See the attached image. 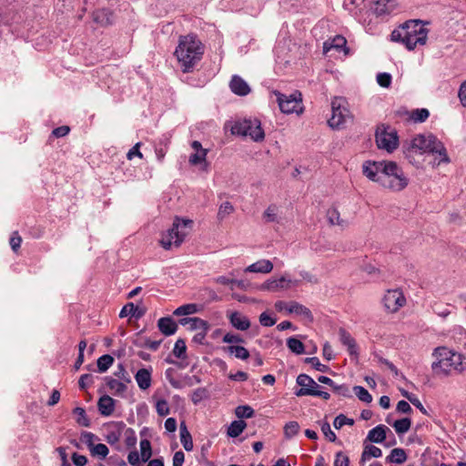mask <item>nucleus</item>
Instances as JSON below:
<instances>
[{"instance_id": "1", "label": "nucleus", "mask_w": 466, "mask_h": 466, "mask_svg": "<svg viewBox=\"0 0 466 466\" xmlns=\"http://www.w3.org/2000/svg\"><path fill=\"white\" fill-rule=\"evenodd\" d=\"M362 172L370 180L392 192L402 191L410 182L403 169L393 161H365Z\"/></svg>"}, {"instance_id": "2", "label": "nucleus", "mask_w": 466, "mask_h": 466, "mask_svg": "<svg viewBox=\"0 0 466 466\" xmlns=\"http://www.w3.org/2000/svg\"><path fill=\"white\" fill-rule=\"evenodd\" d=\"M426 24L420 20L407 21L391 32L390 39L403 44L409 50H413L418 45L424 46L429 33Z\"/></svg>"}, {"instance_id": "3", "label": "nucleus", "mask_w": 466, "mask_h": 466, "mask_svg": "<svg viewBox=\"0 0 466 466\" xmlns=\"http://www.w3.org/2000/svg\"><path fill=\"white\" fill-rule=\"evenodd\" d=\"M174 54L182 71L187 73L201 60L204 54V46L195 35L180 36Z\"/></svg>"}, {"instance_id": "4", "label": "nucleus", "mask_w": 466, "mask_h": 466, "mask_svg": "<svg viewBox=\"0 0 466 466\" xmlns=\"http://www.w3.org/2000/svg\"><path fill=\"white\" fill-rule=\"evenodd\" d=\"M432 357L435 360L431 364V370L437 376H448L452 370H466V357L447 347L436 348Z\"/></svg>"}, {"instance_id": "5", "label": "nucleus", "mask_w": 466, "mask_h": 466, "mask_svg": "<svg viewBox=\"0 0 466 466\" xmlns=\"http://www.w3.org/2000/svg\"><path fill=\"white\" fill-rule=\"evenodd\" d=\"M424 153L436 154L435 160L438 162V165L450 162V157L444 145L431 134H419L415 136L406 149V157L409 159L413 154L422 155Z\"/></svg>"}, {"instance_id": "6", "label": "nucleus", "mask_w": 466, "mask_h": 466, "mask_svg": "<svg viewBox=\"0 0 466 466\" xmlns=\"http://www.w3.org/2000/svg\"><path fill=\"white\" fill-rule=\"evenodd\" d=\"M193 226V220L176 217L172 227L162 233L159 243L161 247L169 250L172 248H178L189 234Z\"/></svg>"}, {"instance_id": "7", "label": "nucleus", "mask_w": 466, "mask_h": 466, "mask_svg": "<svg viewBox=\"0 0 466 466\" xmlns=\"http://www.w3.org/2000/svg\"><path fill=\"white\" fill-rule=\"evenodd\" d=\"M395 0H378L371 3L370 9L366 12L367 17L362 18V24L368 32L373 33L374 25L373 16L378 19L392 13L396 8Z\"/></svg>"}, {"instance_id": "8", "label": "nucleus", "mask_w": 466, "mask_h": 466, "mask_svg": "<svg viewBox=\"0 0 466 466\" xmlns=\"http://www.w3.org/2000/svg\"><path fill=\"white\" fill-rule=\"evenodd\" d=\"M233 135L249 137L254 141H260L264 138V131L258 119H242L236 121L231 127Z\"/></svg>"}, {"instance_id": "9", "label": "nucleus", "mask_w": 466, "mask_h": 466, "mask_svg": "<svg viewBox=\"0 0 466 466\" xmlns=\"http://www.w3.org/2000/svg\"><path fill=\"white\" fill-rule=\"evenodd\" d=\"M331 116L328 120L329 126L333 129L344 127L347 120L351 117L348 109V102L343 97H335L331 102Z\"/></svg>"}, {"instance_id": "10", "label": "nucleus", "mask_w": 466, "mask_h": 466, "mask_svg": "<svg viewBox=\"0 0 466 466\" xmlns=\"http://www.w3.org/2000/svg\"><path fill=\"white\" fill-rule=\"evenodd\" d=\"M277 97L279 109L285 114L297 113L299 114L303 110L302 96L299 91H295L290 95H284L279 91H274Z\"/></svg>"}, {"instance_id": "11", "label": "nucleus", "mask_w": 466, "mask_h": 466, "mask_svg": "<svg viewBox=\"0 0 466 466\" xmlns=\"http://www.w3.org/2000/svg\"><path fill=\"white\" fill-rule=\"evenodd\" d=\"M376 143L379 148L385 149L391 153L399 145V137L397 132L388 131L386 128L378 129L376 131Z\"/></svg>"}, {"instance_id": "12", "label": "nucleus", "mask_w": 466, "mask_h": 466, "mask_svg": "<svg viewBox=\"0 0 466 466\" xmlns=\"http://www.w3.org/2000/svg\"><path fill=\"white\" fill-rule=\"evenodd\" d=\"M385 309L395 313L406 303L403 293L399 289L388 290L382 299Z\"/></svg>"}, {"instance_id": "13", "label": "nucleus", "mask_w": 466, "mask_h": 466, "mask_svg": "<svg viewBox=\"0 0 466 466\" xmlns=\"http://www.w3.org/2000/svg\"><path fill=\"white\" fill-rule=\"evenodd\" d=\"M300 283L298 279H290L285 276L279 279H272L265 281L260 287L261 290L277 291L279 289H288L292 286H299Z\"/></svg>"}, {"instance_id": "14", "label": "nucleus", "mask_w": 466, "mask_h": 466, "mask_svg": "<svg viewBox=\"0 0 466 466\" xmlns=\"http://www.w3.org/2000/svg\"><path fill=\"white\" fill-rule=\"evenodd\" d=\"M339 336L341 344L347 347L349 354L357 360L359 358V348L355 339L343 328L339 329Z\"/></svg>"}, {"instance_id": "15", "label": "nucleus", "mask_w": 466, "mask_h": 466, "mask_svg": "<svg viewBox=\"0 0 466 466\" xmlns=\"http://www.w3.org/2000/svg\"><path fill=\"white\" fill-rule=\"evenodd\" d=\"M296 381L301 387L295 392L298 397L310 396V394H299L300 391L303 392L306 390H318V389H320V386L307 374H299Z\"/></svg>"}, {"instance_id": "16", "label": "nucleus", "mask_w": 466, "mask_h": 466, "mask_svg": "<svg viewBox=\"0 0 466 466\" xmlns=\"http://www.w3.org/2000/svg\"><path fill=\"white\" fill-rule=\"evenodd\" d=\"M346 45V38L340 35H338L334 36L332 39L324 42L323 52L324 54H328L331 49H335L337 52L344 51L345 53H347L348 50Z\"/></svg>"}, {"instance_id": "17", "label": "nucleus", "mask_w": 466, "mask_h": 466, "mask_svg": "<svg viewBox=\"0 0 466 466\" xmlns=\"http://www.w3.org/2000/svg\"><path fill=\"white\" fill-rule=\"evenodd\" d=\"M231 91L238 96H247L250 92L248 83L238 76H233L229 83Z\"/></svg>"}, {"instance_id": "18", "label": "nucleus", "mask_w": 466, "mask_h": 466, "mask_svg": "<svg viewBox=\"0 0 466 466\" xmlns=\"http://www.w3.org/2000/svg\"><path fill=\"white\" fill-rule=\"evenodd\" d=\"M116 400L108 395H103L97 401V408L102 416L108 417L115 411Z\"/></svg>"}, {"instance_id": "19", "label": "nucleus", "mask_w": 466, "mask_h": 466, "mask_svg": "<svg viewBox=\"0 0 466 466\" xmlns=\"http://www.w3.org/2000/svg\"><path fill=\"white\" fill-rule=\"evenodd\" d=\"M288 313L299 316L309 322L313 321V315L310 309L297 301H290V306H289Z\"/></svg>"}, {"instance_id": "20", "label": "nucleus", "mask_w": 466, "mask_h": 466, "mask_svg": "<svg viewBox=\"0 0 466 466\" xmlns=\"http://www.w3.org/2000/svg\"><path fill=\"white\" fill-rule=\"evenodd\" d=\"M157 328L165 336H171L177 330V324L170 317L160 318L157 320Z\"/></svg>"}, {"instance_id": "21", "label": "nucleus", "mask_w": 466, "mask_h": 466, "mask_svg": "<svg viewBox=\"0 0 466 466\" xmlns=\"http://www.w3.org/2000/svg\"><path fill=\"white\" fill-rule=\"evenodd\" d=\"M229 321L231 325L238 330H247L250 327L249 319L241 313L235 311L229 315Z\"/></svg>"}, {"instance_id": "22", "label": "nucleus", "mask_w": 466, "mask_h": 466, "mask_svg": "<svg viewBox=\"0 0 466 466\" xmlns=\"http://www.w3.org/2000/svg\"><path fill=\"white\" fill-rule=\"evenodd\" d=\"M112 426L114 429L107 431L106 435V441L110 445H114L119 441L122 431L126 428V424L123 421H119L113 423Z\"/></svg>"}, {"instance_id": "23", "label": "nucleus", "mask_w": 466, "mask_h": 466, "mask_svg": "<svg viewBox=\"0 0 466 466\" xmlns=\"http://www.w3.org/2000/svg\"><path fill=\"white\" fill-rule=\"evenodd\" d=\"M388 431H390L388 427L380 424L369 431L367 439L371 442L381 443L385 441Z\"/></svg>"}, {"instance_id": "24", "label": "nucleus", "mask_w": 466, "mask_h": 466, "mask_svg": "<svg viewBox=\"0 0 466 466\" xmlns=\"http://www.w3.org/2000/svg\"><path fill=\"white\" fill-rule=\"evenodd\" d=\"M135 380L141 390H147L151 386V370L140 369L135 374Z\"/></svg>"}, {"instance_id": "25", "label": "nucleus", "mask_w": 466, "mask_h": 466, "mask_svg": "<svg viewBox=\"0 0 466 466\" xmlns=\"http://www.w3.org/2000/svg\"><path fill=\"white\" fill-rule=\"evenodd\" d=\"M273 269L270 260L260 259L245 268V272L269 273Z\"/></svg>"}, {"instance_id": "26", "label": "nucleus", "mask_w": 466, "mask_h": 466, "mask_svg": "<svg viewBox=\"0 0 466 466\" xmlns=\"http://www.w3.org/2000/svg\"><path fill=\"white\" fill-rule=\"evenodd\" d=\"M93 20L101 25H107L112 23V13L106 8L96 10L93 13Z\"/></svg>"}, {"instance_id": "27", "label": "nucleus", "mask_w": 466, "mask_h": 466, "mask_svg": "<svg viewBox=\"0 0 466 466\" xmlns=\"http://www.w3.org/2000/svg\"><path fill=\"white\" fill-rule=\"evenodd\" d=\"M105 380L109 390L115 395H121L127 390V385L123 381L111 377H106Z\"/></svg>"}, {"instance_id": "28", "label": "nucleus", "mask_w": 466, "mask_h": 466, "mask_svg": "<svg viewBox=\"0 0 466 466\" xmlns=\"http://www.w3.org/2000/svg\"><path fill=\"white\" fill-rule=\"evenodd\" d=\"M179 430H180V441H181V444L183 445L184 449L187 451H192L193 450L192 437H191L189 431H187V428L184 421L180 423Z\"/></svg>"}, {"instance_id": "29", "label": "nucleus", "mask_w": 466, "mask_h": 466, "mask_svg": "<svg viewBox=\"0 0 466 466\" xmlns=\"http://www.w3.org/2000/svg\"><path fill=\"white\" fill-rule=\"evenodd\" d=\"M407 461V454L401 448L391 450L390 453L386 457V461L390 463L402 464Z\"/></svg>"}, {"instance_id": "30", "label": "nucleus", "mask_w": 466, "mask_h": 466, "mask_svg": "<svg viewBox=\"0 0 466 466\" xmlns=\"http://www.w3.org/2000/svg\"><path fill=\"white\" fill-rule=\"evenodd\" d=\"M327 219L330 225L339 226L341 228L348 227V221L340 218L339 212L336 208H329L327 211Z\"/></svg>"}, {"instance_id": "31", "label": "nucleus", "mask_w": 466, "mask_h": 466, "mask_svg": "<svg viewBox=\"0 0 466 466\" xmlns=\"http://www.w3.org/2000/svg\"><path fill=\"white\" fill-rule=\"evenodd\" d=\"M247 423L242 420H233L227 431V433L231 438L238 437L246 429Z\"/></svg>"}, {"instance_id": "32", "label": "nucleus", "mask_w": 466, "mask_h": 466, "mask_svg": "<svg viewBox=\"0 0 466 466\" xmlns=\"http://www.w3.org/2000/svg\"><path fill=\"white\" fill-rule=\"evenodd\" d=\"M224 350L228 353L234 355L237 359H239L242 360H245L248 359V357H249L248 350L242 346L229 345L227 348H225Z\"/></svg>"}, {"instance_id": "33", "label": "nucleus", "mask_w": 466, "mask_h": 466, "mask_svg": "<svg viewBox=\"0 0 466 466\" xmlns=\"http://www.w3.org/2000/svg\"><path fill=\"white\" fill-rule=\"evenodd\" d=\"M199 311V306L195 303L184 304L177 308L173 314L175 316H187Z\"/></svg>"}, {"instance_id": "34", "label": "nucleus", "mask_w": 466, "mask_h": 466, "mask_svg": "<svg viewBox=\"0 0 466 466\" xmlns=\"http://www.w3.org/2000/svg\"><path fill=\"white\" fill-rule=\"evenodd\" d=\"M381 456L382 451L380 448L374 445H368L364 448V451L361 454V461H365L370 458H380Z\"/></svg>"}, {"instance_id": "35", "label": "nucleus", "mask_w": 466, "mask_h": 466, "mask_svg": "<svg viewBox=\"0 0 466 466\" xmlns=\"http://www.w3.org/2000/svg\"><path fill=\"white\" fill-rule=\"evenodd\" d=\"M142 315L143 311L139 310L138 308L136 307L132 302L126 304L119 313L120 318H126L127 316H136L139 318Z\"/></svg>"}, {"instance_id": "36", "label": "nucleus", "mask_w": 466, "mask_h": 466, "mask_svg": "<svg viewBox=\"0 0 466 466\" xmlns=\"http://www.w3.org/2000/svg\"><path fill=\"white\" fill-rule=\"evenodd\" d=\"M89 451L93 457H97L101 460L106 459L109 453L107 446L103 443L94 444V446L89 449Z\"/></svg>"}, {"instance_id": "37", "label": "nucleus", "mask_w": 466, "mask_h": 466, "mask_svg": "<svg viewBox=\"0 0 466 466\" xmlns=\"http://www.w3.org/2000/svg\"><path fill=\"white\" fill-rule=\"evenodd\" d=\"M139 446L141 461L146 462L152 456L151 443L147 439H143L140 441Z\"/></svg>"}, {"instance_id": "38", "label": "nucleus", "mask_w": 466, "mask_h": 466, "mask_svg": "<svg viewBox=\"0 0 466 466\" xmlns=\"http://www.w3.org/2000/svg\"><path fill=\"white\" fill-rule=\"evenodd\" d=\"M411 425V420L409 418H403L400 420H397L392 424V427L394 428L395 431L398 434H404L406 433Z\"/></svg>"}, {"instance_id": "39", "label": "nucleus", "mask_w": 466, "mask_h": 466, "mask_svg": "<svg viewBox=\"0 0 466 466\" xmlns=\"http://www.w3.org/2000/svg\"><path fill=\"white\" fill-rule=\"evenodd\" d=\"M287 346L292 352L298 355L303 354L305 351L304 344L294 337L287 339Z\"/></svg>"}, {"instance_id": "40", "label": "nucleus", "mask_w": 466, "mask_h": 466, "mask_svg": "<svg viewBox=\"0 0 466 466\" xmlns=\"http://www.w3.org/2000/svg\"><path fill=\"white\" fill-rule=\"evenodd\" d=\"M73 413L76 416V422L83 427L90 426V420L86 416V410L84 408L76 407L74 409Z\"/></svg>"}, {"instance_id": "41", "label": "nucleus", "mask_w": 466, "mask_h": 466, "mask_svg": "<svg viewBox=\"0 0 466 466\" xmlns=\"http://www.w3.org/2000/svg\"><path fill=\"white\" fill-rule=\"evenodd\" d=\"M114 358L111 355L105 354L97 360V369L99 372H106L113 364Z\"/></svg>"}, {"instance_id": "42", "label": "nucleus", "mask_w": 466, "mask_h": 466, "mask_svg": "<svg viewBox=\"0 0 466 466\" xmlns=\"http://www.w3.org/2000/svg\"><path fill=\"white\" fill-rule=\"evenodd\" d=\"M234 210L233 205L228 201H225L219 206L217 218L221 221L232 214Z\"/></svg>"}, {"instance_id": "43", "label": "nucleus", "mask_w": 466, "mask_h": 466, "mask_svg": "<svg viewBox=\"0 0 466 466\" xmlns=\"http://www.w3.org/2000/svg\"><path fill=\"white\" fill-rule=\"evenodd\" d=\"M429 116L430 112L428 109L418 108L410 113V118L413 120L415 123H422L429 117Z\"/></svg>"}, {"instance_id": "44", "label": "nucleus", "mask_w": 466, "mask_h": 466, "mask_svg": "<svg viewBox=\"0 0 466 466\" xmlns=\"http://www.w3.org/2000/svg\"><path fill=\"white\" fill-rule=\"evenodd\" d=\"M209 397L208 390L206 388L196 389L191 395L192 402L197 405Z\"/></svg>"}, {"instance_id": "45", "label": "nucleus", "mask_w": 466, "mask_h": 466, "mask_svg": "<svg viewBox=\"0 0 466 466\" xmlns=\"http://www.w3.org/2000/svg\"><path fill=\"white\" fill-rule=\"evenodd\" d=\"M353 391L358 399L365 403H370L372 401V396L370 392L362 386H354Z\"/></svg>"}, {"instance_id": "46", "label": "nucleus", "mask_w": 466, "mask_h": 466, "mask_svg": "<svg viewBox=\"0 0 466 466\" xmlns=\"http://www.w3.org/2000/svg\"><path fill=\"white\" fill-rule=\"evenodd\" d=\"M235 414L238 419H248L254 415V410L248 405L238 406Z\"/></svg>"}, {"instance_id": "47", "label": "nucleus", "mask_w": 466, "mask_h": 466, "mask_svg": "<svg viewBox=\"0 0 466 466\" xmlns=\"http://www.w3.org/2000/svg\"><path fill=\"white\" fill-rule=\"evenodd\" d=\"M186 350L187 346L185 340L182 339H177L173 349V354L178 359H185Z\"/></svg>"}, {"instance_id": "48", "label": "nucleus", "mask_w": 466, "mask_h": 466, "mask_svg": "<svg viewBox=\"0 0 466 466\" xmlns=\"http://www.w3.org/2000/svg\"><path fill=\"white\" fill-rule=\"evenodd\" d=\"M189 329L191 330H199V331L208 330L209 324L208 321H206L200 318L193 317V319L191 321Z\"/></svg>"}, {"instance_id": "49", "label": "nucleus", "mask_w": 466, "mask_h": 466, "mask_svg": "<svg viewBox=\"0 0 466 466\" xmlns=\"http://www.w3.org/2000/svg\"><path fill=\"white\" fill-rule=\"evenodd\" d=\"M299 431V425L297 421H289L284 427L285 437L290 439L294 437Z\"/></svg>"}, {"instance_id": "50", "label": "nucleus", "mask_w": 466, "mask_h": 466, "mask_svg": "<svg viewBox=\"0 0 466 466\" xmlns=\"http://www.w3.org/2000/svg\"><path fill=\"white\" fill-rule=\"evenodd\" d=\"M354 424V420L353 419H350L348 417H346L344 414H339L338 415L335 419H334V421H333V426L336 428V429H340L342 428L344 425H350V426H352Z\"/></svg>"}, {"instance_id": "51", "label": "nucleus", "mask_w": 466, "mask_h": 466, "mask_svg": "<svg viewBox=\"0 0 466 466\" xmlns=\"http://www.w3.org/2000/svg\"><path fill=\"white\" fill-rule=\"evenodd\" d=\"M125 443L128 448L135 447L137 444V435L133 429L127 428L125 430Z\"/></svg>"}, {"instance_id": "52", "label": "nucleus", "mask_w": 466, "mask_h": 466, "mask_svg": "<svg viewBox=\"0 0 466 466\" xmlns=\"http://www.w3.org/2000/svg\"><path fill=\"white\" fill-rule=\"evenodd\" d=\"M277 319L272 317L268 311L259 315V323L263 327H272L276 324Z\"/></svg>"}, {"instance_id": "53", "label": "nucleus", "mask_w": 466, "mask_h": 466, "mask_svg": "<svg viewBox=\"0 0 466 466\" xmlns=\"http://www.w3.org/2000/svg\"><path fill=\"white\" fill-rule=\"evenodd\" d=\"M167 144L168 139L165 138V140L160 142V145L158 147H156L155 153L157 161L162 162L164 160V157L166 156L167 150Z\"/></svg>"}, {"instance_id": "54", "label": "nucleus", "mask_w": 466, "mask_h": 466, "mask_svg": "<svg viewBox=\"0 0 466 466\" xmlns=\"http://www.w3.org/2000/svg\"><path fill=\"white\" fill-rule=\"evenodd\" d=\"M156 410L159 416L164 417L169 414L170 409L166 400H158L156 403Z\"/></svg>"}, {"instance_id": "55", "label": "nucleus", "mask_w": 466, "mask_h": 466, "mask_svg": "<svg viewBox=\"0 0 466 466\" xmlns=\"http://www.w3.org/2000/svg\"><path fill=\"white\" fill-rule=\"evenodd\" d=\"M305 362L310 364L315 370L321 372H326L329 370L328 366L320 363L317 357L306 358Z\"/></svg>"}, {"instance_id": "56", "label": "nucleus", "mask_w": 466, "mask_h": 466, "mask_svg": "<svg viewBox=\"0 0 466 466\" xmlns=\"http://www.w3.org/2000/svg\"><path fill=\"white\" fill-rule=\"evenodd\" d=\"M207 150L196 151L189 157V163L193 166L198 165L206 160Z\"/></svg>"}, {"instance_id": "57", "label": "nucleus", "mask_w": 466, "mask_h": 466, "mask_svg": "<svg viewBox=\"0 0 466 466\" xmlns=\"http://www.w3.org/2000/svg\"><path fill=\"white\" fill-rule=\"evenodd\" d=\"M278 208L274 205H270L264 212V218L268 222H275L278 218Z\"/></svg>"}, {"instance_id": "58", "label": "nucleus", "mask_w": 466, "mask_h": 466, "mask_svg": "<svg viewBox=\"0 0 466 466\" xmlns=\"http://www.w3.org/2000/svg\"><path fill=\"white\" fill-rule=\"evenodd\" d=\"M332 390L336 394L339 396L346 398L351 397L350 388L345 384L339 385L335 383Z\"/></svg>"}, {"instance_id": "59", "label": "nucleus", "mask_w": 466, "mask_h": 466, "mask_svg": "<svg viewBox=\"0 0 466 466\" xmlns=\"http://www.w3.org/2000/svg\"><path fill=\"white\" fill-rule=\"evenodd\" d=\"M377 82L382 87H389L391 84V76L389 73H379Z\"/></svg>"}, {"instance_id": "60", "label": "nucleus", "mask_w": 466, "mask_h": 466, "mask_svg": "<svg viewBox=\"0 0 466 466\" xmlns=\"http://www.w3.org/2000/svg\"><path fill=\"white\" fill-rule=\"evenodd\" d=\"M96 439V436L92 433V432H89V431H83L81 433V437H80V440L86 444L88 450L94 446V441Z\"/></svg>"}, {"instance_id": "61", "label": "nucleus", "mask_w": 466, "mask_h": 466, "mask_svg": "<svg viewBox=\"0 0 466 466\" xmlns=\"http://www.w3.org/2000/svg\"><path fill=\"white\" fill-rule=\"evenodd\" d=\"M115 376H116L117 378H119L121 380L127 383H130L131 382V379H130V376L128 374V372L126 370L125 367L123 364H119L117 366V370L115 372Z\"/></svg>"}, {"instance_id": "62", "label": "nucleus", "mask_w": 466, "mask_h": 466, "mask_svg": "<svg viewBox=\"0 0 466 466\" xmlns=\"http://www.w3.org/2000/svg\"><path fill=\"white\" fill-rule=\"evenodd\" d=\"M222 341L228 344L242 343L244 339L238 334L227 333L224 335Z\"/></svg>"}, {"instance_id": "63", "label": "nucleus", "mask_w": 466, "mask_h": 466, "mask_svg": "<svg viewBox=\"0 0 466 466\" xmlns=\"http://www.w3.org/2000/svg\"><path fill=\"white\" fill-rule=\"evenodd\" d=\"M350 459L344 454L342 451H339L336 453L334 466H349Z\"/></svg>"}, {"instance_id": "64", "label": "nucleus", "mask_w": 466, "mask_h": 466, "mask_svg": "<svg viewBox=\"0 0 466 466\" xmlns=\"http://www.w3.org/2000/svg\"><path fill=\"white\" fill-rule=\"evenodd\" d=\"M94 382V377L91 374H83L80 376L78 384L81 390L86 389L90 384Z\"/></svg>"}]
</instances>
